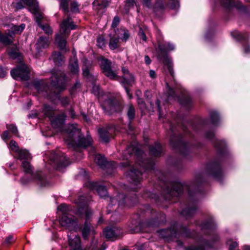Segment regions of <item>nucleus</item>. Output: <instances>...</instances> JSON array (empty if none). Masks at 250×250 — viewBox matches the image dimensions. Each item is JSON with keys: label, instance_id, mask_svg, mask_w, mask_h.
Wrapping results in <instances>:
<instances>
[{"label": "nucleus", "instance_id": "45", "mask_svg": "<svg viewBox=\"0 0 250 250\" xmlns=\"http://www.w3.org/2000/svg\"><path fill=\"white\" fill-rule=\"evenodd\" d=\"M131 150L134 151V148L131 146H128L124 152V159H128L129 157H131L132 153L130 152Z\"/></svg>", "mask_w": 250, "mask_h": 250}, {"label": "nucleus", "instance_id": "27", "mask_svg": "<svg viewBox=\"0 0 250 250\" xmlns=\"http://www.w3.org/2000/svg\"><path fill=\"white\" fill-rule=\"evenodd\" d=\"M114 35L124 42H126L129 37V31L124 27L118 29Z\"/></svg>", "mask_w": 250, "mask_h": 250}, {"label": "nucleus", "instance_id": "26", "mask_svg": "<svg viewBox=\"0 0 250 250\" xmlns=\"http://www.w3.org/2000/svg\"><path fill=\"white\" fill-rule=\"evenodd\" d=\"M33 86L39 93H44L43 96H48L47 90V85L42 81H37L34 83Z\"/></svg>", "mask_w": 250, "mask_h": 250}, {"label": "nucleus", "instance_id": "11", "mask_svg": "<svg viewBox=\"0 0 250 250\" xmlns=\"http://www.w3.org/2000/svg\"><path fill=\"white\" fill-rule=\"evenodd\" d=\"M151 1V0H142L143 4L148 8H153L155 13L163 11L167 6L173 10H177L180 7L179 0H168L167 4H165L164 0H156L153 6Z\"/></svg>", "mask_w": 250, "mask_h": 250}, {"label": "nucleus", "instance_id": "7", "mask_svg": "<svg viewBox=\"0 0 250 250\" xmlns=\"http://www.w3.org/2000/svg\"><path fill=\"white\" fill-rule=\"evenodd\" d=\"M60 27V32L56 36L55 43L61 50H63L66 47V39L69 34L70 28L72 30L75 29L76 26L73 22L70 21V18L68 17L66 19L63 20Z\"/></svg>", "mask_w": 250, "mask_h": 250}, {"label": "nucleus", "instance_id": "60", "mask_svg": "<svg viewBox=\"0 0 250 250\" xmlns=\"http://www.w3.org/2000/svg\"><path fill=\"white\" fill-rule=\"evenodd\" d=\"M156 105L158 107V110L159 114V118H161L162 117V114L161 113V110L160 107V101L159 100H157L156 101Z\"/></svg>", "mask_w": 250, "mask_h": 250}, {"label": "nucleus", "instance_id": "46", "mask_svg": "<svg viewBox=\"0 0 250 250\" xmlns=\"http://www.w3.org/2000/svg\"><path fill=\"white\" fill-rule=\"evenodd\" d=\"M227 244L229 246V250H233L238 246V243L235 241H233L231 239H229L227 241Z\"/></svg>", "mask_w": 250, "mask_h": 250}, {"label": "nucleus", "instance_id": "28", "mask_svg": "<svg viewBox=\"0 0 250 250\" xmlns=\"http://www.w3.org/2000/svg\"><path fill=\"white\" fill-rule=\"evenodd\" d=\"M123 72L124 83L127 85H131L134 81V78L133 75L129 72L128 70L125 68H122Z\"/></svg>", "mask_w": 250, "mask_h": 250}, {"label": "nucleus", "instance_id": "53", "mask_svg": "<svg viewBox=\"0 0 250 250\" xmlns=\"http://www.w3.org/2000/svg\"><path fill=\"white\" fill-rule=\"evenodd\" d=\"M10 136L9 134V132L8 131H5L3 132L2 134L1 135V138L4 141H6L8 139H9Z\"/></svg>", "mask_w": 250, "mask_h": 250}, {"label": "nucleus", "instance_id": "62", "mask_svg": "<svg viewBox=\"0 0 250 250\" xmlns=\"http://www.w3.org/2000/svg\"><path fill=\"white\" fill-rule=\"evenodd\" d=\"M83 75L85 77L88 76L89 75V69L87 67H85L83 69Z\"/></svg>", "mask_w": 250, "mask_h": 250}, {"label": "nucleus", "instance_id": "15", "mask_svg": "<svg viewBox=\"0 0 250 250\" xmlns=\"http://www.w3.org/2000/svg\"><path fill=\"white\" fill-rule=\"evenodd\" d=\"M49 163L52 167L58 170H61L67 165V160L62 152L52 153L49 156Z\"/></svg>", "mask_w": 250, "mask_h": 250}, {"label": "nucleus", "instance_id": "14", "mask_svg": "<svg viewBox=\"0 0 250 250\" xmlns=\"http://www.w3.org/2000/svg\"><path fill=\"white\" fill-rule=\"evenodd\" d=\"M66 228L69 230L67 236L69 245L71 247L70 250H83L80 238L76 234L78 230L80 229L77 224H76L75 228L74 227Z\"/></svg>", "mask_w": 250, "mask_h": 250}, {"label": "nucleus", "instance_id": "19", "mask_svg": "<svg viewBox=\"0 0 250 250\" xmlns=\"http://www.w3.org/2000/svg\"><path fill=\"white\" fill-rule=\"evenodd\" d=\"M207 171L210 175L218 180H220L223 175L220 164L216 161L208 164Z\"/></svg>", "mask_w": 250, "mask_h": 250}, {"label": "nucleus", "instance_id": "51", "mask_svg": "<svg viewBox=\"0 0 250 250\" xmlns=\"http://www.w3.org/2000/svg\"><path fill=\"white\" fill-rule=\"evenodd\" d=\"M120 21V18L118 16H115L112 21L111 27L115 28L118 25Z\"/></svg>", "mask_w": 250, "mask_h": 250}, {"label": "nucleus", "instance_id": "39", "mask_svg": "<svg viewBox=\"0 0 250 250\" xmlns=\"http://www.w3.org/2000/svg\"><path fill=\"white\" fill-rule=\"evenodd\" d=\"M211 123L212 125H216L219 121V117L218 113L215 111H211L209 113Z\"/></svg>", "mask_w": 250, "mask_h": 250}, {"label": "nucleus", "instance_id": "24", "mask_svg": "<svg viewBox=\"0 0 250 250\" xmlns=\"http://www.w3.org/2000/svg\"><path fill=\"white\" fill-rule=\"evenodd\" d=\"M50 44L49 37H40L36 44V48L38 52L48 47Z\"/></svg>", "mask_w": 250, "mask_h": 250}, {"label": "nucleus", "instance_id": "35", "mask_svg": "<svg viewBox=\"0 0 250 250\" xmlns=\"http://www.w3.org/2000/svg\"><path fill=\"white\" fill-rule=\"evenodd\" d=\"M51 57L56 65H59L61 64V62L63 61V57L60 52H54Z\"/></svg>", "mask_w": 250, "mask_h": 250}, {"label": "nucleus", "instance_id": "30", "mask_svg": "<svg viewBox=\"0 0 250 250\" xmlns=\"http://www.w3.org/2000/svg\"><path fill=\"white\" fill-rule=\"evenodd\" d=\"M150 153L151 155L157 157L160 155L162 152L161 146L157 142H155L153 145L149 147Z\"/></svg>", "mask_w": 250, "mask_h": 250}, {"label": "nucleus", "instance_id": "42", "mask_svg": "<svg viewBox=\"0 0 250 250\" xmlns=\"http://www.w3.org/2000/svg\"><path fill=\"white\" fill-rule=\"evenodd\" d=\"M25 27L24 24H21L19 26L14 25L11 28L12 31L14 34L20 33L23 30Z\"/></svg>", "mask_w": 250, "mask_h": 250}, {"label": "nucleus", "instance_id": "16", "mask_svg": "<svg viewBox=\"0 0 250 250\" xmlns=\"http://www.w3.org/2000/svg\"><path fill=\"white\" fill-rule=\"evenodd\" d=\"M10 73L12 78L17 80L25 81L29 79V69L24 64H21L11 70Z\"/></svg>", "mask_w": 250, "mask_h": 250}, {"label": "nucleus", "instance_id": "22", "mask_svg": "<svg viewBox=\"0 0 250 250\" xmlns=\"http://www.w3.org/2000/svg\"><path fill=\"white\" fill-rule=\"evenodd\" d=\"M103 232L105 238L109 240H114L122 234L121 229L116 227L107 228Z\"/></svg>", "mask_w": 250, "mask_h": 250}, {"label": "nucleus", "instance_id": "1", "mask_svg": "<svg viewBox=\"0 0 250 250\" xmlns=\"http://www.w3.org/2000/svg\"><path fill=\"white\" fill-rule=\"evenodd\" d=\"M54 108L47 104L44 105L42 109L44 116L49 118L52 127L62 134L64 140L70 147L77 150L80 148H85L91 145V137L90 136H87L86 138L82 136L81 130L77 124L69 125L67 128L64 129L63 126L66 118L65 113L54 116Z\"/></svg>", "mask_w": 250, "mask_h": 250}, {"label": "nucleus", "instance_id": "4", "mask_svg": "<svg viewBox=\"0 0 250 250\" xmlns=\"http://www.w3.org/2000/svg\"><path fill=\"white\" fill-rule=\"evenodd\" d=\"M189 186L185 184H182L177 181H174L167 183L166 185V191L170 197L173 196L177 197L179 196L184 189L188 190L189 196L191 198V201L188 203L187 207L184 209L181 214L186 218H189L194 214L197 209L196 203L192 199V195L190 192Z\"/></svg>", "mask_w": 250, "mask_h": 250}, {"label": "nucleus", "instance_id": "8", "mask_svg": "<svg viewBox=\"0 0 250 250\" xmlns=\"http://www.w3.org/2000/svg\"><path fill=\"white\" fill-rule=\"evenodd\" d=\"M175 49L174 45L170 43L167 42L165 44H159L158 48L156 49L158 54V57L160 59H163V61L165 65L167 67L171 76L174 80V72L173 69V63L171 60L168 58L167 55L168 51L173 50Z\"/></svg>", "mask_w": 250, "mask_h": 250}, {"label": "nucleus", "instance_id": "3", "mask_svg": "<svg viewBox=\"0 0 250 250\" xmlns=\"http://www.w3.org/2000/svg\"><path fill=\"white\" fill-rule=\"evenodd\" d=\"M201 229L205 237H200L194 245H191L185 249V250H207L211 248L219 240V236L215 231V224L211 218L202 223Z\"/></svg>", "mask_w": 250, "mask_h": 250}, {"label": "nucleus", "instance_id": "47", "mask_svg": "<svg viewBox=\"0 0 250 250\" xmlns=\"http://www.w3.org/2000/svg\"><path fill=\"white\" fill-rule=\"evenodd\" d=\"M79 5L78 3L76 1H73L71 3V11L72 12L78 13L79 12Z\"/></svg>", "mask_w": 250, "mask_h": 250}, {"label": "nucleus", "instance_id": "49", "mask_svg": "<svg viewBox=\"0 0 250 250\" xmlns=\"http://www.w3.org/2000/svg\"><path fill=\"white\" fill-rule=\"evenodd\" d=\"M97 45L100 48H103L105 46V41L103 38L99 37L98 38Z\"/></svg>", "mask_w": 250, "mask_h": 250}, {"label": "nucleus", "instance_id": "40", "mask_svg": "<svg viewBox=\"0 0 250 250\" xmlns=\"http://www.w3.org/2000/svg\"><path fill=\"white\" fill-rule=\"evenodd\" d=\"M167 89V95L168 97V99L175 98L176 95L175 92L174 91L173 88L169 85L168 83H166Z\"/></svg>", "mask_w": 250, "mask_h": 250}, {"label": "nucleus", "instance_id": "48", "mask_svg": "<svg viewBox=\"0 0 250 250\" xmlns=\"http://www.w3.org/2000/svg\"><path fill=\"white\" fill-rule=\"evenodd\" d=\"M7 128L14 135H18V130L16 125H7Z\"/></svg>", "mask_w": 250, "mask_h": 250}, {"label": "nucleus", "instance_id": "63", "mask_svg": "<svg viewBox=\"0 0 250 250\" xmlns=\"http://www.w3.org/2000/svg\"><path fill=\"white\" fill-rule=\"evenodd\" d=\"M9 56L13 58H16L18 56V53L17 52L15 51H11L9 53Z\"/></svg>", "mask_w": 250, "mask_h": 250}, {"label": "nucleus", "instance_id": "20", "mask_svg": "<svg viewBox=\"0 0 250 250\" xmlns=\"http://www.w3.org/2000/svg\"><path fill=\"white\" fill-rule=\"evenodd\" d=\"M100 65L103 73L105 76L111 79H114L116 77V74L111 70V62L104 58H101L99 60Z\"/></svg>", "mask_w": 250, "mask_h": 250}, {"label": "nucleus", "instance_id": "54", "mask_svg": "<svg viewBox=\"0 0 250 250\" xmlns=\"http://www.w3.org/2000/svg\"><path fill=\"white\" fill-rule=\"evenodd\" d=\"M139 35L140 38H141L143 41H146V34L141 28H140V29Z\"/></svg>", "mask_w": 250, "mask_h": 250}, {"label": "nucleus", "instance_id": "2", "mask_svg": "<svg viewBox=\"0 0 250 250\" xmlns=\"http://www.w3.org/2000/svg\"><path fill=\"white\" fill-rule=\"evenodd\" d=\"M14 157L20 161H22L21 167L24 173L26 174H30V178H26V176H24L21 179V182L22 184L26 185L31 182H34L41 187H45L49 185L48 181L42 171L33 172L32 167L29 161L31 159V156L27 150L21 149Z\"/></svg>", "mask_w": 250, "mask_h": 250}, {"label": "nucleus", "instance_id": "64", "mask_svg": "<svg viewBox=\"0 0 250 250\" xmlns=\"http://www.w3.org/2000/svg\"><path fill=\"white\" fill-rule=\"evenodd\" d=\"M149 75L150 77L152 79H154L156 77V74L155 72L153 70H150L149 71Z\"/></svg>", "mask_w": 250, "mask_h": 250}, {"label": "nucleus", "instance_id": "23", "mask_svg": "<svg viewBox=\"0 0 250 250\" xmlns=\"http://www.w3.org/2000/svg\"><path fill=\"white\" fill-rule=\"evenodd\" d=\"M86 186L91 190H96L101 197L104 198L107 195V192L104 186L99 185L97 182H89Z\"/></svg>", "mask_w": 250, "mask_h": 250}, {"label": "nucleus", "instance_id": "61", "mask_svg": "<svg viewBox=\"0 0 250 250\" xmlns=\"http://www.w3.org/2000/svg\"><path fill=\"white\" fill-rule=\"evenodd\" d=\"M244 51L245 54H249L250 53V46L246 44L244 46Z\"/></svg>", "mask_w": 250, "mask_h": 250}, {"label": "nucleus", "instance_id": "29", "mask_svg": "<svg viewBox=\"0 0 250 250\" xmlns=\"http://www.w3.org/2000/svg\"><path fill=\"white\" fill-rule=\"evenodd\" d=\"M69 69L73 74H77L79 73V69L78 64V60L75 55L73 58H71L69 61Z\"/></svg>", "mask_w": 250, "mask_h": 250}, {"label": "nucleus", "instance_id": "57", "mask_svg": "<svg viewBox=\"0 0 250 250\" xmlns=\"http://www.w3.org/2000/svg\"><path fill=\"white\" fill-rule=\"evenodd\" d=\"M6 73L7 72L5 69L0 66V78L4 77Z\"/></svg>", "mask_w": 250, "mask_h": 250}, {"label": "nucleus", "instance_id": "55", "mask_svg": "<svg viewBox=\"0 0 250 250\" xmlns=\"http://www.w3.org/2000/svg\"><path fill=\"white\" fill-rule=\"evenodd\" d=\"M61 104L65 106L69 104V100L67 97H65L61 99L60 100Z\"/></svg>", "mask_w": 250, "mask_h": 250}, {"label": "nucleus", "instance_id": "37", "mask_svg": "<svg viewBox=\"0 0 250 250\" xmlns=\"http://www.w3.org/2000/svg\"><path fill=\"white\" fill-rule=\"evenodd\" d=\"M135 114V109L132 104L127 105V115L129 120L134 119Z\"/></svg>", "mask_w": 250, "mask_h": 250}, {"label": "nucleus", "instance_id": "32", "mask_svg": "<svg viewBox=\"0 0 250 250\" xmlns=\"http://www.w3.org/2000/svg\"><path fill=\"white\" fill-rule=\"evenodd\" d=\"M108 5V1L104 0H95L93 2L94 9L97 11L105 8Z\"/></svg>", "mask_w": 250, "mask_h": 250}, {"label": "nucleus", "instance_id": "17", "mask_svg": "<svg viewBox=\"0 0 250 250\" xmlns=\"http://www.w3.org/2000/svg\"><path fill=\"white\" fill-rule=\"evenodd\" d=\"M51 84L59 90H62L65 88V85L62 82L65 80L64 74L60 71L54 70L51 77Z\"/></svg>", "mask_w": 250, "mask_h": 250}, {"label": "nucleus", "instance_id": "59", "mask_svg": "<svg viewBox=\"0 0 250 250\" xmlns=\"http://www.w3.org/2000/svg\"><path fill=\"white\" fill-rule=\"evenodd\" d=\"M145 244H142L141 245H136L134 247L133 250H144L145 248Z\"/></svg>", "mask_w": 250, "mask_h": 250}, {"label": "nucleus", "instance_id": "34", "mask_svg": "<svg viewBox=\"0 0 250 250\" xmlns=\"http://www.w3.org/2000/svg\"><path fill=\"white\" fill-rule=\"evenodd\" d=\"M220 4L225 7L230 8L231 7H236L239 8V3H236L235 0H219Z\"/></svg>", "mask_w": 250, "mask_h": 250}, {"label": "nucleus", "instance_id": "56", "mask_svg": "<svg viewBox=\"0 0 250 250\" xmlns=\"http://www.w3.org/2000/svg\"><path fill=\"white\" fill-rule=\"evenodd\" d=\"M69 114L72 119L77 118V115L76 114L74 109L71 107L69 110Z\"/></svg>", "mask_w": 250, "mask_h": 250}, {"label": "nucleus", "instance_id": "9", "mask_svg": "<svg viewBox=\"0 0 250 250\" xmlns=\"http://www.w3.org/2000/svg\"><path fill=\"white\" fill-rule=\"evenodd\" d=\"M89 200H86L85 197L83 196H80L76 202V203L79 206L78 212L80 213H84L86 217V221L84 223V226L82 229V233L83 238L84 239L88 238L90 231V225L87 222L90 215L92 214L90 209L87 207V202Z\"/></svg>", "mask_w": 250, "mask_h": 250}, {"label": "nucleus", "instance_id": "36", "mask_svg": "<svg viewBox=\"0 0 250 250\" xmlns=\"http://www.w3.org/2000/svg\"><path fill=\"white\" fill-rule=\"evenodd\" d=\"M232 36L238 41H246L248 37L246 34L235 31L231 33Z\"/></svg>", "mask_w": 250, "mask_h": 250}, {"label": "nucleus", "instance_id": "25", "mask_svg": "<svg viewBox=\"0 0 250 250\" xmlns=\"http://www.w3.org/2000/svg\"><path fill=\"white\" fill-rule=\"evenodd\" d=\"M112 130L110 127L99 128L98 133L100 138L105 143L108 142Z\"/></svg>", "mask_w": 250, "mask_h": 250}, {"label": "nucleus", "instance_id": "33", "mask_svg": "<svg viewBox=\"0 0 250 250\" xmlns=\"http://www.w3.org/2000/svg\"><path fill=\"white\" fill-rule=\"evenodd\" d=\"M12 42V41L8 34H2L0 32V47L10 44Z\"/></svg>", "mask_w": 250, "mask_h": 250}, {"label": "nucleus", "instance_id": "50", "mask_svg": "<svg viewBox=\"0 0 250 250\" xmlns=\"http://www.w3.org/2000/svg\"><path fill=\"white\" fill-rule=\"evenodd\" d=\"M205 137L207 139L213 140L215 139V135L213 131H209L205 134Z\"/></svg>", "mask_w": 250, "mask_h": 250}, {"label": "nucleus", "instance_id": "21", "mask_svg": "<svg viewBox=\"0 0 250 250\" xmlns=\"http://www.w3.org/2000/svg\"><path fill=\"white\" fill-rule=\"evenodd\" d=\"M94 160L95 163L102 168L111 167L114 169L117 166L114 162H107L104 156L99 154L95 155Z\"/></svg>", "mask_w": 250, "mask_h": 250}, {"label": "nucleus", "instance_id": "38", "mask_svg": "<svg viewBox=\"0 0 250 250\" xmlns=\"http://www.w3.org/2000/svg\"><path fill=\"white\" fill-rule=\"evenodd\" d=\"M10 149L15 153V156L20 152L21 149L19 148L18 144L16 141L11 140L9 145Z\"/></svg>", "mask_w": 250, "mask_h": 250}, {"label": "nucleus", "instance_id": "5", "mask_svg": "<svg viewBox=\"0 0 250 250\" xmlns=\"http://www.w3.org/2000/svg\"><path fill=\"white\" fill-rule=\"evenodd\" d=\"M23 5L29 6V10L35 15V19L38 25L44 32L48 35L52 34L53 31L50 26L48 24H42L41 22L43 17L42 14L38 12L39 6L38 2L35 0H19V1L15 3V7L17 9H21L24 7Z\"/></svg>", "mask_w": 250, "mask_h": 250}, {"label": "nucleus", "instance_id": "10", "mask_svg": "<svg viewBox=\"0 0 250 250\" xmlns=\"http://www.w3.org/2000/svg\"><path fill=\"white\" fill-rule=\"evenodd\" d=\"M158 233L161 237L167 240L173 237H176L177 235H182L185 237H190L191 235L187 228L177 224L173 225L169 229L160 230Z\"/></svg>", "mask_w": 250, "mask_h": 250}, {"label": "nucleus", "instance_id": "41", "mask_svg": "<svg viewBox=\"0 0 250 250\" xmlns=\"http://www.w3.org/2000/svg\"><path fill=\"white\" fill-rule=\"evenodd\" d=\"M135 4L136 5V3L135 0H126L124 7L125 13L128 14L129 13L130 8L133 7Z\"/></svg>", "mask_w": 250, "mask_h": 250}, {"label": "nucleus", "instance_id": "44", "mask_svg": "<svg viewBox=\"0 0 250 250\" xmlns=\"http://www.w3.org/2000/svg\"><path fill=\"white\" fill-rule=\"evenodd\" d=\"M216 147L220 150L221 152L225 151L226 149V144L224 142L222 141H216V143H214Z\"/></svg>", "mask_w": 250, "mask_h": 250}, {"label": "nucleus", "instance_id": "31", "mask_svg": "<svg viewBox=\"0 0 250 250\" xmlns=\"http://www.w3.org/2000/svg\"><path fill=\"white\" fill-rule=\"evenodd\" d=\"M110 40L109 42V47L111 50H115L120 46V39L115 35H109Z\"/></svg>", "mask_w": 250, "mask_h": 250}, {"label": "nucleus", "instance_id": "12", "mask_svg": "<svg viewBox=\"0 0 250 250\" xmlns=\"http://www.w3.org/2000/svg\"><path fill=\"white\" fill-rule=\"evenodd\" d=\"M58 210L62 213V217L60 220V224L66 228L74 227L75 228L76 219L69 213L72 210L70 207L65 204H62L58 206Z\"/></svg>", "mask_w": 250, "mask_h": 250}, {"label": "nucleus", "instance_id": "6", "mask_svg": "<svg viewBox=\"0 0 250 250\" xmlns=\"http://www.w3.org/2000/svg\"><path fill=\"white\" fill-rule=\"evenodd\" d=\"M138 164H136V167L137 169L135 168H131L127 173V175L132 180V182L134 185L138 186L141 179L142 178L141 177L143 173L142 170L146 171L152 169L153 167V163L152 161L149 160H145L143 161L141 159L138 160Z\"/></svg>", "mask_w": 250, "mask_h": 250}, {"label": "nucleus", "instance_id": "13", "mask_svg": "<svg viewBox=\"0 0 250 250\" xmlns=\"http://www.w3.org/2000/svg\"><path fill=\"white\" fill-rule=\"evenodd\" d=\"M138 202L137 197L136 195H134L131 197H125L124 194L119 193L116 198L112 197L110 198V203L107 207V213H110L111 211L109 208H111L112 206L116 204L117 202L119 207H123L125 205L126 206H133Z\"/></svg>", "mask_w": 250, "mask_h": 250}, {"label": "nucleus", "instance_id": "43", "mask_svg": "<svg viewBox=\"0 0 250 250\" xmlns=\"http://www.w3.org/2000/svg\"><path fill=\"white\" fill-rule=\"evenodd\" d=\"M60 7L65 13L68 12L69 0H59Z\"/></svg>", "mask_w": 250, "mask_h": 250}, {"label": "nucleus", "instance_id": "18", "mask_svg": "<svg viewBox=\"0 0 250 250\" xmlns=\"http://www.w3.org/2000/svg\"><path fill=\"white\" fill-rule=\"evenodd\" d=\"M170 142L173 147L178 149L179 152L184 155H185L189 149V144L181 139L178 138L177 140L175 141V138L171 137L170 139Z\"/></svg>", "mask_w": 250, "mask_h": 250}, {"label": "nucleus", "instance_id": "52", "mask_svg": "<svg viewBox=\"0 0 250 250\" xmlns=\"http://www.w3.org/2000/svg\"><path fill=\"white\" fill-rule=\"evenodd\" d=\"M137 102H138V104L140 108L142 110H143V109H145V108H146L145 103L142 99L138 98L137 99Z\"/></svg>", "mask_w": 250, "mask_h": 250}, {"label": "nucleus", "instance_id": "58", "mask_svg": "<svg viewBox=\"0 0 250 250\" xmlns=\"http://www.w3.org/2000/svg\"><path fill=\"white\" fill-rule=\"evenodd\" d=\"M13 240V237L12 235H9L8 237H7L5 240L4 243L5 244H10L11 243L12 241Z\"/></svg>", "mask_w": 250, "mask_h": 250}]
</instances>
